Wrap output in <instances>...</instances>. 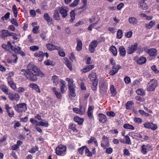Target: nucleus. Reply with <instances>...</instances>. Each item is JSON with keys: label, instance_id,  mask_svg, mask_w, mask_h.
<instances>
[{"label": "nucleus", "instance_id": "nucleus-1", "mask_svg": "<svg viewBox=\"0 0 159 159\" xmlns=\"http://www.w3.org/2000/svg\"><path fill=\"white\" fill-rule=\"evenodd\" d=\"M27 69H22L21 74L23 75L29 80L33 82L38 80L37 76L41 78L45 76L44 74L36 66L32 63H30L27 67Z\"/></svg>", "mask_w": 159, "mask_h": 159}, {"label": "nucleus", "instance_id": "nucleus-2", "mask_svg": "<svg viewBox=\"0 0 159 159\" xmlns=\"http://www.w3.org/2000/svg\"><path fill=\"white\" fill-rule=\"evenodd\" d=\"M66 146L60 145L56 149V154L59 156H64L66 154Z\"/></svg>", "mask_w": 159, "mask_h": 159}, {"label": "nucleus", "instance_id": "nucleus-3", "mask_svg": "<svg viewBox=\"0 0 159 159\" xmlns=\"http://www.w3.org/2000/svg\"><path fill=\"white\" fill-rule=\"evenodd\" d=\"M157 86V81L156 79L151 80L148 83L147 86V91H153Z\"/></svg>", "mask_w": 159, "mask_h": 159}, {"label": "nucleus", "instance_id": "nucleus-4", "mask_svg": "<svg viewBox=\"0 0 159 159\" xmlns=\"http://www.w3.org/2000/svg\"><path fill=\"white\" fill-rule=\"evenodd\" d=\"M59 13L63 18H65L68 15L69 9L67 7H59Z\"/></svg>", "mask_w": 159, "mask_h": 159}, {"label": "nucleus", "instance_id": "nucleus-5", "mask_svg": "<svg viewBox=\"0 0 159 159\" xmlns=\"http://www.w3.org/2000/svg\"><path fill=\"white\" fill-rule=\"evenodd\" d=\"M138 49V44L136 43L129 45L126 49L127 53L131 54L136 51Z\"/></svg>", "mask_w": 159, "mask_h": 159}, {"label": "nucleus", "instance_id": "nucleus-6", "mask_svg": "<svg viewBox=\"0 0 159 159\" xmlns=\"http://www.w3.org/2000/svg\"><path fill=\"white\" fill-rule=\"evenodd\" d=\"M102 140L103 143L101 142V145L102 147L104 149H106L107 147L110 146L109 140L107 137L104 135L102 138Z\"/></svg>", "mask_w": 159, "mask_h": 159}, {"label": "nucleus", "instance_id": "nucleus-7", "mask_svg": "<svg viewBox=\"0 0 159 159\" xmlns=\"http://www.w3.org/2000/svg\"><path fill=\"white\" fill-rule=\"evenodd\" d=\"M7 95H8L9 99L12 101H18L20 99V96L17 93H16L14 94L13 93L9 92Z\"/></svg>", "mask_w": 159, "mask_h": 159}, {"label": "nucleus", "instance_id": "nucleus-8", "mask_svg": "<svg viewBox=\"0 0 159 159\" xmlns=\"http://www.w3.org/2000/svg\"><path fill=\"white\" fill-rule=\"evenodd\" d=\"M25 109V110L27 109L26 104L25 103H20L17 104L14 107L15 110L17 112L20 113L22 111V110H20L19 108Z\"/></svg>", "mask_w": 159, "mask_h": 159}, {"label": "nucleus", "instance_id": "nucleus-9", "mask_svg": "<svg viewBox=\"0 0 159 159\" xmlns=\"http://www.w3.org/2000/svg\"><path fill=\"white\" fill-rule=\"evenodd\" d=\"M98 44V42L96 40H93L91 42L89 46V51L91 53L94 52Z\"/></svg>", "mask_w": 159, "mask_h": 159}, {"label": "nucleus", "instance_id": "nucleus-10", "mask_svg": "<svg viewBox=\"0 0 159 159\" xmlns=\"http://www.w3.org/2000/svg\"><path fill=\"white\" fill-rule=\"evenodd\" d=\"M144 51L147 53H148L150 56L155 57L157 54V51L153 48L150 49L144 48Z\"/></svg>", "mask_w": 159, "mask_h": 159}, {"label": "nucleus", "instance_id": "nucleus-11", "mask_svg": "<svg viewBox=\"0 0 159 159\" xmlns=\"http://www.w3.org/2000/svg\"><path fill=\"white\" fill-rule=\"evenodd\" d=\"M152 146L150 144H148L146 145H143L141 146V152L144 154L147 153V152L152 150Z\"/></svg>", "mask_w": 159, "mask_h": 159}, {"label": "nucleus", "instance_id": "nucleus-12", "mask_svg": "<svg viewBox=\"0 0 159 159\" xmlns=\"http://www.w3.org/2000/svg\"><path fill=\"white\" fill-rule=\"evenodd\" d=\"M100 92L101 93L104 94L106 93L107 88V85L104 83H102L100 85Z\"/></svg>", "mask_w": 159, "mask_h": 159}, {"label": "nucleus", "instance_id": "nucleus-13", "mask_svg": "<svg viewBox=\"0 0 159 159\" xmlns=\"http://www.w3.org/2000/svg\"><path fill=\"white\" fill-rule=\"evenodd\" d=\"M0 32L1 33L0 36L3 39H5L6 38L10 36V32H9L7 30H2Z\"/></svg>", "mask_w": 159, "mask_h": 159}, {"label": "nucleus", "instance_id": "nucleus-14", "mask_svg": "<svg viewBox=\"0 0 159 159\" xmlns=\"http://www.w3.org/2000/svg\"><path fill=\"white\" fill-rule=\"evenodd\" d=\"M43 17L45 20L47 22L49 25H51L52 24V19L49 16L48 13H45L43 15Z\"/></svg>", "mask_w": 159, "mask_h": 159}, {"label": "nucleus", "instance_id": "nucleus-15", "mask_svg": "<svg viewBox=\"0 0 159 159\" xmlns=\"http://www.w3.org/2000/svg\"><path fill=\"white\" fill-rule=\"evenodd\" d=\"M34 56L35 57H39V61H41L43 60L44 53L42 51H39L35 52Z\"/></svg>", "mask_w": 159, "mask_h": 159}, {"label": "nucleus", "instance_id": "nucleus-16", "mask_svg": "<svg viewBox=\"0 0 159 159\" xmlns=\"http://www.w3.org/2000/svg\"><path fill=\"white\" fill-rule=\"evenodd\" d=\"M98 115L99 121L100 122L102 123L106 122L107 119L106 115L102 113H99Z\"/></svg>", "mask_w": 159, "mask_h": 159}, {"label": "nucleus", "instance_id": "nucleus-17", "mask_svg": "<svg viewBox=\"0 0 159 159\" xmlns=\"http://www.w3.org/2000/svg\"><path fill=\"white\" fill-rule=\"evenodd\" d=\"M121 68L120 66L118 65L116 67L113 66L112 67V70H111L109 74L111 75H114L117 72L119 69Z\"/></svg>", "mask_w": 159, "mask_h": 159}, {"label": "nucleus", "instance_id": "nucleus-18", "mask_svg": "<svg viewBox=\"0 0 159 159\" xmlns=\"http://www.w3.org/2000/svg\"><path fill=\"white\" fill-rule=\"evenodd\" d=\"M46 47L48 49L52 51L54 50H60V47L58 46H56L51 44L48 43L46 44Z\"/></svg>", "mask_w": 159, "mask_h": 159}, {"label": "nucleus", "instance_id": "nucleus-19", "mask_svg": "<svg viewBox=\"0 0 159 159\" xmlns=\"http://www.w3.org/2000/svg\"><path fill=\"white\" fill-rule=\"evenodd\" d=\"M90 81L92 82L98 81V79L95 73H92L89 75L88 76Z\"/></svg>", "mask_w": 159, "mask_h": 159}, {"label": "nucleus", "instance_id": "nucleus-20", "mask_svg": "<svg viewBox=\"0 0 159 159\" xmlns=\"http://www.w3.org/2000/svg\"><path fill=\"white\" fill-rule=\"evenodd\" d=\"M120 55L122 57H125L126 54L125 48L123 46H121L119 48Z\"/></svg>", "mask_w": 159, "mask_h": 159}, {"label": "nucleus", "instance_id": "nucleus-21", "mask_svg": "<svg viewBox=\"0 0 159 159\" xmlns=\"http://www.w3.org/2000/svg\"><path fill=\"white\" fill-rule=\"evenodd\" d=\"M76 49L78 51H80L82 49V41L79 39H76Z\"/></svg>", "mask_w": 159, "mask_h": 159}, {"label": "nucleus", "instance_id": "nucleus-22", "mask_svg": "<svg viewBox=\"0 0 159 159\" xmlns=\"http://www.w3.org/2000/svg\"><path fill=\"white\" fill-rule=\"evenodd\" d=\"M66 81H68V86L69 89L71 88H75V86L73 84L74 81L72 79L69 78L66 79Z\"/></svg>", "mask_w": 159, "mask_h": 159}, {"label": "nucleus", "instance_id": "nucleus-23", "mask_svg": "<svg viewBox=\"0 0 159 159\" xmlns=\"http://www.w3.org/2000/svg\"><path fill=\"white\" fill-rule=\"evenodd\" d=\"M147 59L144 57L141 56L138 59L137 61L138 64L142 65L145 63L146 62Z\"/></svg>", "mask_w": 159, "mask_h": 159}, {"label": "nucleus", "instance_id": "nucleus-24", "mask_svg": "<svg viewBox=\"0 0 159 159\" xmlns=\"http://www.w3.org/2000/svg\"><path fill=\"white\" fill-rule=\"evenodd\" d=\"M93 107L91 106L89 107L87 113L88 116L90 118L92 119L93 118Z\"/></svg>", "mask_w": 159, "mask_h": 159}, {"label": "nucleus", "instance_id": "nucleus-25", "mask_svg": "<svg viewBox=\"0 0 159 159\" xmlns=\"http://www.w3.org/2000/svg\"><path fill=\"white\" fill-rule=\"evenodd\" d=\"M8 83L12 89H16V85L14 83L11 78H9L8 79Z\"/></svg>", "mask_w": 159, "mask_h": 159}, {"label": "nucleus", "instance_id": "nucleus-26", "mask_svg": "<svg viewBox=\"0 0 159 159\" xmlns=\"http://www.w3.org/2000/svg\"><path fill=\"white\" fill-rule=\"evenodd\" d=\"M60 90L62 93L65 92L64 89L66 87V82L64 81L61 80L60 84Z\"/></svg>", "mask_w": 159, "mask_h": 159}, {"label": "nucleus", "instance_id": "nucleus-27", "mask_svg": "<svg viewBox=\"0 0 159 159\" xmlns=\"http://www.w3.org/2000/svg\"><path fill=\"white\" fill-rule=\"evenodd\" d=\"M0 89L6 94L9 92L8 88L3 84L0 85Z\"/></svg>", "mask_w": 159, "mask_h": 159}, {"label": "nucleus", "instance_id": "nucleus-28", "mask_svg": "<svg viewBox=\"0 0 159 159\" xmlns=\"http://www.w3.org/2000/svg\"><path fill=\"white\" fill-rule=\"evenodd\" d=\"M74 120L79 125H81L83 123L84 120L82 118H80L78 116H75L74 117Z\"/></svg>", "mask_w": 159, "mask_h": 159}, {"label": "nucleus", "instance_id": "nucleus-29", "mask_svg": "<svg viewBox=\"0 0 159 159\" xmlns=\"http://www.w3.org/2000/svg\"><path fill=\"white\" fill-rule=\"evenodd\" d=\"M56 88L53 87L52 88V90L54 92V93L56 95V97L59 99L61 97V95L60 92H57L56 90Z\"/></svg>", "mask_w": 159, "mask_h": 159}, {"label": "nucleus", "instance_id": "nucleus-30", "mask_svg": "<svg viewBox=\"0 0 159 159\" xmlns=\"http://www.w3.org/2000/svg\"><path fill=\"white\" fill-rule=\"evenodd\" d=\"M110 50L114 56H115L117 55V49L115 46H111L110 48Z\"/></svg>", "mask_w": 159, "mask_h": 159}, {"label": "nucleus", "instance_id": "nucleus-31", "mask_svg": "<svg viewBox=\"0 0 159 159\" xmlns=\"http://www.w3.org/2000/svg\"><path fill=\"white\" fill-rule=\"evenodd\" d=\"M30 87L33 88L38 93L40 92V90L38 86L35 84H30Z\"/></svg>", "mask_w": 159, "mask_h": 159}, {"label": "nucleus", "instance_id": "nucleus-32", "mask_svg": "<svg viewBox=\"0 0 159 159\" xmlns=\"http://www.w3.org/2000/svg\"><path fill=\"white\" fill-rule=\"evenodd\" d=\"M110 90L111 91V96L114 97L116 94V90L115 88L114 85H111L110 88Z\"/></svg>", "mask_w": 159, "mask_h": 159}, {"label": "nucleus", "instance_id": "nucleus-33", "mask_svg": "<svg viewBox=\"0 0 159 159\" xmlns=\"http://www.w3.org/2000/svg\"><path fill=\"white\" fill-rule=\"evenodd\" d=\"M156 24V22L154 21H151L149 24H146L145 25V27L147 29H150L153 26H155Z\"/></svg>", "mask_w": 159, "mask_h": 159}, {"label": "nucleus", "instance_id": "nucleus-34", "mask_svg": "<svg viewBox=\"0 0 159 159\" xmlns=\"http://www.w3.org/2000/svg\"><path fill=\"white\" fill-rule=\"evenodd\" d=\"M53 17L55 20H60V17L59 14V13L58 11V10H55L54 11V13L53 15Z\"/></svg>", "mask_w": 159, "mask_h": 159}, {"label": "nucleus", "instance_id": "nucleus-35", "mask_svg": "<svg viewBox=\"0 0 159 159\" xmlns=\"http://www.w3.org/2000/svg\"><path fill=\"white\" fill-rule=\"evenodd\" d=\"M128 20L130 23L133 25L136 24L137 23V19L134 17H131L129 18Z\"/></svg>", "mask_w": 159, "mask_h": 159}, {"label": "nucleus", "instance_id": "nucleus-36", "mask_svg": "<svg viewBox=\"0 0 159 159\" xmlns=\"http://www.w3.org/2000/svg\"><path fill=\"white\" fill-rule=\"evenodd\" d=\"M134 102L132 101H128L125 104L126 108L128 109H130L131 108Z\"/></svg>", "mask_w": 159, "mask_h": 159}, {"label": "nucleus", "instance_id": "nucleus-37", "mask_svg": "<svg viewBox=\"0 0 159 159\" xmlns=\"http://www.w3.org/2000/svg\"><path fill=\"white\" fill-rule=\"evenodd\" d=\"M52 80L54 85H57L59 81L58 77L56 75H54L52 76Z\"/></svg>", "mask_w": 159, "mask_h": 159}, {"label": "nucleus", "instance_id": "nucleus-38", "mask_svg": "<svg viewBox=\"0 0 159 159\" xmlns=\"http://www.w3.org/2000/svg\"><path fill=\"white\" fill-rule=\"evenodd\" d=\"M75 88H71L69 89V90L70 91L69 93V97H70V96H71L72 97H74L75 96L76 94L75 92Z\"/></svg>", "mask_w": 159, "mask_h": 159}, {"label": "nucleus", "instance_id": "nucleus-39", "mask_svg": "<svg viewBox=\"0 0 159 159\" xmlns=\"http://www.w3.org/2000/svg\"><path fill=\"white\" fill-rule=\"evenodd\" d=\"M12 10L13 11L14 16L15 17H16L18 14V11L17 7L16 5H14L13 6Z\"/></svg>", "mask_w": 159, "mask_h": 159}, {"label": "nucleus", "instance_id": "nucleus-40", "mask_svg": "<svg viewBox=\"0 0 159 159\" xmlns=\"http://www.w3.org/2000/svg\"><path fill=\"white\" fill-rule=\"evenodd\" d=\"M124 128L126 129H131L132 130L134 129V127L132 125H130L128 124H125L123 125Z\"/></svg>", "mask_w": 159, "mask_h": 159}, {"label": "nucleus", "instance_id": "nucleus-41", "mask_svg": "<svg viewBox=\"0 0 159 159\" xmlns=\"http://www.w3.org/2000/svg\"><path fill=\"white\" fill-rule=\"evenodd\" d=\"M39 149L38 147L36 146L35 147L33 146V147L29 151V152L33 153H34L36 151H38Z\"/></svg>", "mask_w": 159, "mask_h": 159}, {"label": "nucleus", "instance_id": "nucleus-42", "mask_svg": "<svg viewBox=\"0 0 159 159\" xmlns=\"http://www.w3.org/2000/svg\"><path fill=\"white\" fill-rule=\"evenodd\" d=\"M98 82V81L93 82L91 88L93 91H94L97 90Z\"/></svg>", "mask_w": 159, "mask_h": 159}, {"label": "nucleus", "instance_id": "nucleus-43", "mask_svg": "<svg viewBox=\"0 0 159 159\" xmlns=\"http://www.w3.org/2000/svg\"><path fill=\"white\" fill-rule=\"evenodd\" d=\"M70 16L71 17V19L69 21L70 22H72L75 19V13L74 11H72L70 12Z\"/></svg>", "mask_w": 159, "mask_h": 159}, {"label": "nucleus", "instance_id": "nucleus-44", "mask_svg": "<svg viewBox=\"0 0 159 159\" xmlns=\"http://www.w3.org/2000/svg\"><path fill=\"white\" fill-rule=\"evenodd\" d=\"M86 146H83L78 149V152L80 154L82 155L84 153V151L86 149Z\"/></svg>", "mask_w": 159, "mask_h": 159}, {"label": "nucleus", "instance_id": "nucleus-45", "mask_svg": "<svg viewBox=\"0 0 159 159\" xmlns=\"http://www.w3.org/2000/svg\"><path fill=\"white\" fill-rule=\"evenodd\" d=\"M37 125L39 126H41L45 127H48L49 125V124L48 123V122H47V123H45L43 121H40L38 122Z\"/></svg>", "mask_w": 159, "mask_h": 159}, {"label": "nucleus", "instance_id": "nucleus-46", "mask_svg": "<svg viewBox=\"0 0 159 159\" xmlns=\"http://www.w3.org/2000/svg\"><path fill=\"white\" fill-rule=\"evenodd\" d=\"M85 153L86 154V156L89 157H91L93 155L92 152L90 151L87 147L85 150Z\"/></svg>", "mask_w": 159, "mask_h": 159}, {"label": "nucleus", "instance_id": "nucleus-47", "mask_svg": "<svg viewBox=\"0 0 159 159\" xmlns=\"http://www.w3.org/2000/svg\"><path fill=\"white\" fill-rule=\"evenodd\" d=\"M65 64L70 70H72L71 63L69 60H66Z\"/></svg>", "mask_w": 159, "mask_h": 159}, {"label": "nucleus", "instance_id": "nucleus-48", "mask_svg": "<svg viewBox=\"0 0 159 159\" xmlns=\"http://www.w3.org/2000/svg\"><path fill=\"white\" fill-rule=\"evenodd\" d=\"M136 93L138 95L142 96L144 95L145 94L144 90L141 89H137L136 90Z\"/></svg>", "mask_w": 159, "mask_h": 159}, {"label": "nucleus", "instance_id": "nucleus-49", "mask_svg": "<svg viewBox=\"0 0 159 159\" xmlns=\"http://www.w3.org/2000/svg\"><path fill=\"white\" fill-rule=\"evenodd\" d=\"M30 49L32 51H36L39 49V47L37 46H33L30 47Z\"/></svg>", "mask_w": 159, "mask_h": 159}, {"label": "nucleus", "instance_id": "nucleus-50", "mask_svg": "<svg viewBox=\"0 0 159 159\" xmlns=\"http://www.w3.org/2000/svg\"><path fill=\"white\" fill-rule=\"evenodd\" d=\"M79 2L80 0H75V1L70 5V6L72 7H75L78 5Z\"/></svg>", "mask_w": 159, "mask_h": 159}, {"label": "nucleus", "instance_id": "nucleus-51", "mask_svg": "<svg viewBox=\"0 0 159 159\" xmlns=\"http://www.w3.org/2000/svg\"><path fill=\"white\" fill-rule=\"evenodd\" d=\"M75 125L73 123H70L69 125V128L74 132H77V129L75 128Z\"/></svg>", "mask_w": 159, "mask_h": 159}, {"label": "nucleus", "instance_id": "nucleus-52", "mask_svg": "<svg viewBox=\"0 0 159 159\" xmlns=\"http://www.w3.org/2000/svg\"><path fill=\"white\" fill-rule=\"evenodd\" d=\"M44 64L47 66H53V61L50 60H48L44 62Z\"/></svg>", "mask_w": 159, "mask_h": 159}, {"label": "nucleus", "instance_id": "nucleus-53", "mask_svg": "<svg viewBox=\"0 0 159 159\" xmlns=\"http://www.w3.org/2000/svg\"><path fill=\"white\" fill-rule=\"evenodd\" d=\"M117 35L118 38L119 39H121L123 36L122 31V30H119L117 32Z\"/></svg>", "mask_w": 159, "mask_h": 159}, {"label": "nucleus", "instance_id": "nucleus-54", "mask_svg": "<svg viewBox=\"0 0 159 159\" xmlns=\"http://www.w3.org/2000/svg\"><path fill=\"white\" fill-rule=\"evenodd\" d=\"M139 112L140 115L142 116H148L149 115V114L145 112L144 111L142 110H139Z\"/></svg>", "mask_w": 159, "mask_h": 159}, {"label": "nucleus", "instance_id": "nucleus-55", "mask_svg": "<svg viewBox=\"0 0 159 159\" xmlns=\"http://www.w3.org/2000/svg\"><path fill=\"white\" fill-rule=\"evenodd\" d=\"M125 143L128 144H131V143L130 142V140L129 137L128 135H126L125 136Z\"/></svg>", "mask_w": 159, "mask_h": 159}, {"label": "nucleus", "instance_id": "nucleus-56", "mask_svg": "<svg viewBox=\"0 0 159 159\" xmlns=\"http://www.w3.org/2000/svg\"><path fill=\"white\" fill-rule=\"evenodd\" d=\"M134 122L138 124H141L142 120V119L139 118L135 117L134 118Z\"/></svg>", "mask_w": 159, "mask_h": 159}, {"label": "nucleus", "instance_id": "nucleus-57", "mask_svg": "<svg viewBox=\"0 0 159 159\" xmlns=\"http://www.w3.org/2000/svg\"><path fill=\"white\" fill-rule=\"evenodd\" d=\"M152 123L148 122L144 124V127L146 128L151 129V126L152 125Z\"/></svg>", "mask_w": 159, "mask_h": 159}, {"label": "nucleus", "instance_id": "nucleus-58", "mask_svg": "<svg viewBox=\"0 0 159 159\" xmlns=\"http://www.w3.org/2000/svg\"><path fill=\"white\" fill-rule=\"evenodd\" d=\"M107 115L110 117H114L115 116V113L112 111H109L107 112Z\"/></svg>", "mask_w": 159, "mask_h": 159}, {"label": "nucleus", "instance_id": "nucleus-59", "mask_svg": "<svg viewBox=\"0 0 159 159\" xmlns=\"http://www.w3.org/2000/svg\"><path fill=\"white\" fill-rule=\"evenodd\" d=\"M39 27V26H36L34 27L33 29V32L35 34H38L39 33L38 30Z\"/></svg>", "mask_w": 159, "mask_h": 159}, {"label": "nucleus", "instance_id": "nucleus-60", "mask_svg": "<svg viewBox=\"0 0 159 159\" xmlns=\"http://www.w3.org/2000/svg\"><path fill=\"white\" fill-rule=\"evenodd\" d=\"M11 22L16 26H18V24L15 18H12L11 20Z\"/></svg>", "mask_w": 159, "mask_h": 159}, {"label": "nucleus", "instance_id": "nucleus-61", "mask_svg": "<svg viewBox=\"0 0 159 159\" xmlns=\"http://www.w3.org/2000/svg\"><path fill=\"white\" fill-rule=\"evenodd\" d=\"M12 36V38L16 40L18 39L17 35L15 33L10 32V36Z\"/></svg>", "mask_w": 159, "mask_h": 159}, {"label": "nucleus", "instance_id": "nucleus-62", "mask_svg": "<svg viewBox=\"0 0 159 159\" xmlns=\"http://www.w3.org/2000/svg\"><path fill=\"white\" fill-rule=\"evenodd\" d=\"M124 80L125 83L128 84L131 82V80L130 78L128 76H126L124 78Z\"/></svg>", "mask_w": 159, "mask_h": 159}, {"label": "nucleus", "instance_id": "nucleus-63", "mask_svg": "<svg viewBox=\"0 0 159 159\" xmlns=\"http://www.w3.org/2000/svg\"><path fill=\"white\" fill-rule=\"evenodd\" d=\"M130 154L129 151L127 149H125L123 150V155L124 156H129Z\"/></svg>", "mask_w": 159, "mask_h": 159}, {"label": "nucleus", "instance_id": "nucleus-64", "mask_svg": "<svg viewBox=\"0 0 159 159\" xmlns=\"http://www.w3.org/2000/svg\"><path fill=\"white\" fill-rule=\"evenodd\" d=\"M151 68L152 70L155 72L156 74L159 73V71L157 70L156 68V66L155 65H153L151 67Z\"/></svg>", "mask_w": 159, "mask_h": 159}]
</instances>
